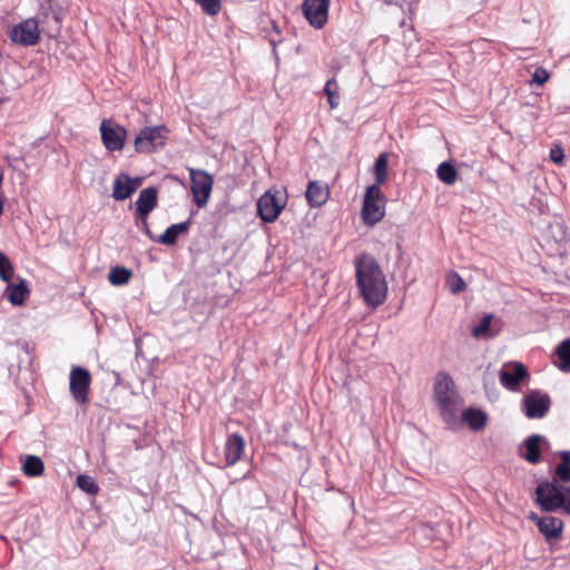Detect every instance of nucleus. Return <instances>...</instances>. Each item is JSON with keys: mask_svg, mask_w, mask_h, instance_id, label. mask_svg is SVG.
<instances>
[{"mask_svg": "<svg viewBox=\"0 0 570 570\" xmlns=\"http://www.w3.org/2000/svg\"><path fill=\"white\" fill-rule=\"evenodd\" d=\"M354 265L356 285L366 305L377 307L383 304L387 284L377 261L372 255L361 254L355 258Z\"/></svg>", "mask_w": 570, "mask_h": 570, "instance_id": "nucleus-1", "label": "nucleus"}, {"mask_svg": "<svg viewBox=\"0 0 570 570\" xmlns=\"http://www.w3.org/2000/svg\"><path fill=\"white\" fill-rule=\"evenodd\" d=\"M566 485L559 483L557 479L549 481L541 480L535 488V503L544 512H556L563 505Z\"/></svg>", "mask_w": 570, "mask_h": 570, "instance_id": "nucleus-2", "label": "nucleus"}, {"mask_svg": "<svg viewBox=\"0 0 570 570\" xmlns=\"http://www.w3.org/2000/svg\"><path fill=\"white\" fill-rule=\"evenodd\" d=\"M287 204L286 190L271 188L257 202V214L264 223H274Z\"/></svg>", "mask_w": 570, "mask_h": 570, "instance_id": "nucleus-3", "label": "nucleus"}, {"mask_svg": "<svg viewBox=\"0 0 570 570\" xmlns=\"http://www.w3.org/2000/svg\"><path fill=\"white\" fill-rule=\"evenodd\" d=\"M168 134L169 130L164 125L141 128L134 140L135 151L137 154H153L161 149L166 144Z\"/></svg>", "mask_w": 570, "mask_h": 570, "instance_id": "nucleus-4", "label": "nucleus"}, {"mask_svg": "<svg viewBox=\"0 0 570 570\" xmlns=\"http://www.w3.org/2000/svg\"><path fill=\"white\" fill-rule=\"evenodd\" d=\"M190 189L198 207L207 204L213 188V177L203 169H190Z\"/></svg>", "mask_w": 570, "mask_h": 570, "instance_id": "nucleus-5", "label": "nucleus"}, {"mask_svg": "<svg viewBox=\"0 0 570 570\" xmlns=\"http://www.w3.org/2000/svg\"><path fill=\"white\" fill-rule=\"evenodd\" d=\"M9 37L13 43L23 47L37 45L40 40L38 21L35 18L21 21L10 30Z\"/></svg>", "mask_w": 570, "mask_h": 570, "instance_id": "nucleus-6", "label": "nucleus"}, {"mask_svg": "<svg viewBox=\"0 0 570 570\" xmlns=\"http://www.w3.org/2000/svg\"><path fill=\"white\" fill-rule=\"evenodd\" d=\"M101 140L105 148L109 151H118L124 148L127 137V130L109 119H104L100 124Z\"/></svg>", "mask_w": 570, "mask_h": 570, "instance_id": "nucleus-7", "label": "nucleus"}, {"mask_svg": "<svg viewBox=\"0 0 570 570\" xmlns=\"http://www.w3.org/2000/svg\"><path fill=\"white\" fill-rule=\"evenodd\" d=\"M529 377L528 368L520 362L504 363L499 373L501 385L511 391H520V384Z\"/></svg>", "mask_w": 570, "mask_h": 570, "instance_id": "nucleus-8", "label": "nucleus"}, {"mask_svg": "<svg viewBox=\"0 0 570 570\" xmlns=\"http://www.w3.org/2000/svg\"><path fill=\"white\" fill-rule=\"evenodd\" d=\"M551 399L538 390L530 391L523 399V412L529 419H542L549 412Z\"/></svg>", "mask_w": 570, "mask_h": 570, "instance_id": "nucleus-9", "label": "nucleus"}, {"mask_svg": "<svg viewBox=\"0 0 570 570\" xmlns=\"http://www.w3.org/2000/svg\"><path fill=\"white\" fill-rule=\"evenodd\" d=\"M330 0H304L303 14L315 29H322L328 19Z\"/></svg>", "mask_w": 570, "mask_h": 570, "instance_id": "nucleus-10", "label": "nucleus"}, {"mask_svg": "<svg viewBox=\"0 0 570 570\" xmlns=\"http://www.w3.org/2000/svg\"><path fill=\"white\" fill-rule=\"evenodd\" d=\"M91 376L88 370L77 366L70 373V392L79 404H86L89 401L88 393Z\"/></svg>", "mask_w": 570, "mask_h": 570, "instance_id": "nucleus-11", "label": "nucleus"}, {"mask_svg": "<svg viewBox=\"0 0 570 570\" xmlns=\"http://www.w3.org/2000/svg\"><path fill=\"white\" fill-rule=\"evenodd\" d=\"M528 518L537 524L540 533L547 541H553L561 538L563 521L560 518L552 515L539 517L535 512H530Z\"/></svg>", "mask_w": 570, "mask_h": 570, "instance_id": "nucleus-12", "label": "nucleus"}, {"mask_svg": "<svg viewBox=\"0 0 570 570\" xmlns=\"http://www.w3.org/2000/svg\"><path fill=\"white\" fill-rule=\"evenodd\" d=\"M549 445V441L541 434H531L519 446V455L530 464L541 462V445Z\"/></svg>", "mask_w": 570, "mask_h": 570, "instance_id": "nucleus-13", "label": "nucleus"}, {"mask_svg": "<svg viewBox=\"0 0 570 570\" xmlns=\"http://www.w3.org/2000/svg\"><path fill=\"white\" fill-rule=\"evenodd\" d=\"M458 401V393L449 397H442L441 400L436 401L442 420L446 423L448 428L452 430L459 426V420L456 415Z\"/></svg>", "mask_w": 570, "mask_h": 570, "instance_id": "nucleus-14", "label": "nucleus"}, {"mask_svg": "<svg viewBox=\"0 0 570 570\" xmlns=\"http://www.w3.org/2000/svg\"><path fill=\"white\" fill-rule=\"evenodd\" d=\"M158 205V189L155 186L147 187L139 193L135 203V214L149 215Z\"/></svg>", "mask_w": 570, "mask_h": 570, "instance_id": "nucleus-15", "label": "nucleus"}, {"mask_svg": "<svg viewBox=\"0 0 570 570\" xmlns=\"http://www.w3.org/2000/svg\"><path fill=\"white\" fill-rule=\"evenodd\" d=\"M551 237L558 244V250L566 253L570 249V230L563 223L550 224L547 230L546 239L551 242Z\"/></svg>", "mask_w": 570, "mask_h": 570, "instance_id": "nucleus-16", "label": "nucleus"}, {"mask_svg": "<svg viewBox=\"0 0 570 570\" xmlns=\"http://www.w3.org/2000/svg\"><path fill=\"white\" fill-rule=\"evenodd\" d=\"M244 448L245 441L239 433L229 435L224 446L226 465H234L240 459Z\"/></svg>", "mask_w": 570, "mask_h": 570, "instance_id": "nucleus-17", "label": "nucleus"}, {"mask_svg": "<svg viewBox=\"0 0 570 570\" xmlns=\"http://www.w3.org/2000/svg\"><path fill=\"white\" fill-rule=\"evenodd\" d=\"M8 285L4 291V296L14 306H20L24 303L30 294L28 282L23 278L19 279L18 284L7 282Z\"/></svg>", "mask_w": 570, "mask_h": 570, "instance_id": "nucleus-18", "label": "nucleus"}, {"mask_svg": "<svg viewBox=\"0 0 570 570\" xmlns=\"http://www.w3.org/2000/svg\"><path fill=\"white\" fill-rule=\"evenodd\" d=\"M385 215L383 202L364 200L362 207V219L364 224L374 226Z\"/></svg>", "mask_w": 570, "mask_h": 570, "instance_id": "nucleus-19", "label": "nucleus"}, {"mask_svg": "<svg viewBox=\"0 0 570 570\" xmlns=\"http://www.w3.org/2000/svg\"><path fill=\"white\" fill-rule=\"evenodd\" d=\"M305 195L311 207H320L326 203L330 191L323 183L313 180L308 183Z\"/></svg>", "mask_w": 570, "mask_h": 570, "instance_id": "nucleus-20", "label": "nucleus"}, {"mask_svg": "<svg viewBox=\"0 0 570 570\" xmlns=\"http://www.w3.org/2000/svg\"><path fill=\"white\" fill-rule=\"evenodd\" d=\"M129 175L120 173L114 180L112 198L118 202L126 200L135 193V187L128 184Z\"/></svg>", "mask_w": 570, "mask_h": 570, "instance_id": "nucleus-21", "label": "nucleus"}, {"mask_svg": "<svg viewBox=\"0 0 570 570\" xmlns=\"http://www.w3.org/2000/svg\"><path fill=\"white\" fill-rule=\"evenodd\" d=\"M189 219L178 224H173L157 238V242L163 245L173 246L177 243L179 235L189 229Z\"/></svg>", "mask_w": 570, "mask_h": 570, "instance_id": "nucleus-22", "label": "nucleus"}, {"mask_svg": "<svg viewBox=\"0 0 570 570\" xmlns=\"http://www.w3.org/2000/svg\"><path fill=\"white\" fill-rule=\"evenodd\" d=\"M455 393L452 377L445 372H440L434 383L435 401H439L442 397H449Z\"/></svg>", "mask_w": 570, "mask_h": 570, "instance_id": "nucleus-23", "label": "nucleus"}, {"mask_svg": "<svg viewBox=\"0 0 570 570\" xmlns=\"http://www.w3.org/2000/svg\"><path fill=\"white\" fill-rule=\"evenodd\" d=\"M462 421L466 423L470 430L480 431L485 426L488 415L480 409L469 407L463 411Z\"/></svg>", "mask_w": 570, "mask_h": 570, "instance_id": "nucleus-24", "label": "nucleus"}, {"mask_svg": "<svg viewBox=\"0 0 570 570\" xmlns=\"http://www.w3.org/2000/svg\"><path fill=\"white\" fill-rule=\"evenodd\" d=\"M552 363L562 372L570 373V338L560 342L554 348Z\"/></svg>", "mask_w": 570, "mask_h": 570, "instance_id": "nucleus-25", "label": "nucleus"}, {"mask_svg": "<svg viewBox=\"0 0 570 570\" xmlns=\"http://www.w3.org/2000/svg\"><path fill=\"white\" fill-rule=\"evenodd\" d=\"M22 471L28 476H39L45 471L42 460L37 455H26L22 462Z\"/></svg>", "mask_w": 570, "mask_h": 570, "instance_id": "nucleus-26", "label": "nucleus"}, {"mask_svg": "<svg viewBox=\"0 0 570 570\" xmlns=\"http://www.w3.org/2000/svg\"><path fill=\"white\" fill-rule=\"evenodd\" d=\"M558 455L561 462L557 464L554 470L557 480L561 482H570V451H559Z\"/></svg>", "mask_w": 570, "mask_h": 570, "instance_id": "nucleus-27", "label": "nucleus"}, {"mask_svg": "<svg viewBox=\"0 0 570 570\" xmlns=\"http://www.w3.org/2000/svg\"><path fill=\"white\" fill-rule=\"evenodd\" d=\"M436 176L442 183L453 185L456 181L458 171L450 161H443L436 169Z\"/></svg>", "mask_w": 570, "mask_h": 570, "instance_id": "nucleus-28", "label": "nucleus"}, {"mask_svg": "<svg viewBox=\"0 0 570 570\" xmlns=\"http://www.w3.org/2000/svg\"><path fill=\"white\" fill-rule=\"evenodd\" d=\"M131 271L124 266L112 267L109 272L108 279L111 285L121 286L129 282Z\"/></svg>", "mask_w": 570, "mask_h": 570, "instance_id": "nucleus-29", "label": "nucleus"}, {"mask_svg": "<svg viewBox=\"0 0 570 570\" xmlns=\"http://www.w3.org/2000/svg\"><path fill=\"white\" fill-rule=\"evenodd\" d=\"M387 166H389V159L387 154H381L374 164V176L375 181L377 185H382L387 179Z\"/></svg>", "mask_w": 570, "mask_h": 570, "instance_id": "nucleus-30", "label": "nucleus"}, {"mask_svg": "<svg viewBox=\"0 0 570 570\" xmlns=\"http://www.w3.org/2000/svg\"><path fill=\"white\" fill-rule=\"evenodd\" d=\"M493 318V315L492 314H485L479 325L474 326L472 328V335L475 337V338H489V337H493L494 335L490 333V326H491V321Z\"/></svg>", "mask_w": 570, "mask_h": 570, "instance_id": "nucleus-31", "label": "nucleus"}, {"mask_svg": "<svg viewBox=\"0 0 570 570\" xmlns=\"http://www.w3.org/2000/svg\"><path fill=\"white\" fill-rule=\"evenodd\" d=\"M77 485L87 494L95 495L99 492V485L96 480L87 474H79L77 476Z\"/></svg>", "mask_w": 570, "mask_h": 570, "instance_id": "nucleus-32", "label": "nucleus"}, {"mask_svg": "<svg viewBox=\"0 0 570 570\" xmlns=\"http://www.w3.org/2000/svg\"><path fill=\"white\" fill-rule=\"evenodd\" d=\"M14 275V268L10 259L0 252V278L3 282H10Z\"/></svg>", "mask_w": 570, "mask_h": 570, "instance_id": "nucleus-33", "label": "nucleus"}, {"mask_svg": "<svg viewBox=\"0 0 570 570\" xmlns=\"http://www.w3.org/2000/svg\"><path fill=\"white\" fill-rule=\"evenodd\" d=\"M203 11L208 16H216L222 8L220 0H196Z\"/></svg>", "mask_w": 570, "mask_h": 570, "instance_id": "nucleus-34", "label": "nucleus"}, {"mask_svg": "<svg viewBox=\"0 0 570 570\" xmlns=\"http://www.w3.org/2000/svg\"><path fill=\"white\" fill-rule=\"evenodd\" d=\"M136 216V226L144 232V234L151 240H157L151 233L149 225H148V216L149 215H141V214H135Z\"/></svg>", "mask_w": 570, "mask_h": 570, "instance_id": "nucleus-35", "label": "nucleus"}, {"mask_svg": "<svg viewBox=\"0 0 570 570\" xmlns=\"http://www.w3.org/2000/svg\"><path fill=\"white\" fill-rule=\"evenodd\" d=\"M383 193L376 181L366 188L364 200L383 202Z\"/></svg>", "mask_w": 570, "mask_h": 570, "instance_id": "nucleus-36", "label": "nucleus"}, {"mask_svg": "<svg viewBox=\"0 0 570 570\" xmlns=\"http://www.w3.org/2000/svg\"><path fill=\"white\" fill-rule=\"evenodd\" d=\"M464 288H465L464 281L461 278V276L459 274L454 273V275L452 276V278L450 281V291L453 294H458V293L462 292Z\"/></svg>", "mask_w": 570, "mask_h": 570, "instance_id": "nucleus-37", "label": "nucleus"}, {"mask_svg": "<svg viewBox=\"0 0 570 570\" xmlns=\"http://www.w3.org/2000/svg\"><path fill=\"white\" fill-rule=\"evenodd\" d=\"M549 79V73L544 68H537L532 76V83L538 86L544 85Z\"/></svg>", "mask_w": 570, "mask_h": 570, "instance_id": "nucleus-38", "label": "nucleus"}, {"mask_svg": "<svg viewBox=\"0 0 570 570\" xmlns=\"http://www.w3.org/2000/svg\"><path fill=\"white\" fill-rule=\"evenodd\" d=\"M325 95L327 96V101L330 104V108L331 109H335L337 108V106L340 105V94L338 91H327L325 92Z\"/></svg>", "mask_w": 570, "mask_h": 570, "instance_id": "nucleus-39", "label": "nucleus"}, {"mask_svg": "<svg viewBox=\"0 0 570 570\" xmlns=\"http://www.w3.org/2000/svg\"><path fill=\"white\" fill-rule=\"evenodd\" d=\"M566 494L563 498V505L560 508L566 514L570 515V485L566 489Z\"/></svg>", "mask_w": 570, "mask_h": 570, "instance_id": "nucleus-40", "label": "nucleus"}, {"mask_svg": "<svg viewBox=\"0 0 570 570\" xmlns=\"http://www.w3.org/2000/svg\"><path fill=\"white\" fill-rule=\"evenodd\" d=\"M327 91H338V85H337V81L335 79V77H332L330 78L325 86H324V92H327Z\"/></svg>", "mask_w": 570, "mask_h": 570, "instance_id": "nucleus-41", "label": "nucleus"}, {"mask_svg": "<svg viewBox=\"0 0 570 570\" xmlns=\"http://www.w3.org/2000/svg\"><path fill=\"white\" fill-rule=\"evenodd\" d=\"M550 158L554 163H560L563 158V151L561 149L559 150H551Z\"/></svg>", "mask_w": 570, "mask_h": 570, "instance_id": "nucleus-42", "label": "nucleus"}, {"mask_svg": "<svg viewBox=\"0 0 570 570\" xmlns=\"http://www.w3.org/2000/svg\"><path fill=\"white\" fill-rule=\"evenodd\" d=\"M142 183V178L141 177H135V178H131L129 176V185H131L132 187H135V191L138 189V187L141 185Z\"/></svg>", "mask_w": 570, "mask_h": 570, "instance_id": "nucleus-43", "label": "nucleus"}, {"mask_svg": "<svg viewBox=\"0 0 570 570\" xmlns=\"http://www.w3.org/2000/svg\"><path fill=\"white\" fill-rule=\"evenodd\" d=\"M282 42V38H272L271 43L273 47H275L277 43Z\"/></svg>", "mask_w": 570, "mask_h": 570, "instance_id": "nucleus-44", "label": "nucleus"}, {"mask_svg": "<svg viewBox=\"0 0 570 570\" xmlns=\"http://www.w3.org/2000/svg\"><path fill=\"white\" fill-rule=\"evenodd\" d=\"M3 213V202L0 199V216L2 215Z\"/></svg>", "mask_w": 570, "mask_h": 570, "instance_id": "nucleus-45", "label": "nucleus"}]
</instances>
